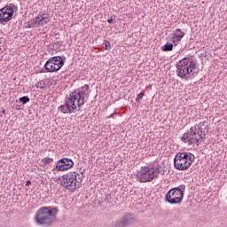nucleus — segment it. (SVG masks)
Listing matches in <instances>:
<instances>
[{
  "instance_id": "18",
  "label": "nucleus",
  "mask_w": 227,
  "mask_h": 227,
  "mask_svg": "<svg viewBox=\"0 0 227 227\" xmlns=\"http://www.w3.org/2000/svg\"><path fill=\"white\" fill-rule=\"evenodd\" d=\"M161 51H163V52H171V51H173V43H167L161 47Z\"/></svg>"
},
{
  "instance_id": "9",
  "label": "nucleus",
  "mask_w": 227,
  "mask_h": 227,
  "mask_svg": "<svg viewBox=\"0 0 227 227\" xmlns=\"http://www.w3.org/2000/svg\"><path fill=\"white\" fill-rule=\"evenodd\" d=\"M203 134V129L200 127L192 126L190 130L183 135L181 140L183 143H187L188 145H194L196 139H198V135Z\"/></svg>"
},
{
  "instance_id": "19",
  "label": "nucleus",
  "mask_w": 227,
  "mask_h": 227,
  "mask_svg": "<svg viewBox=\"0 0 227 227\" xmlns=\"http://www.w3.org/2000/svg\"><path fill=\"white\" fill-rule=\"evenodd\" d=\"M39 24H41V26L49 24V17L45 16V14L41 15V18L39 17Z\"/></svg>"
},
{
  "instance_id": "33",
  "label": "nucleus",
  "mask_w": 227,
  "mask_h": 227,
  "mask_svg": "<svg viewBox=\"0 0 227 227\" xmlns=\"http://www.w3.org/2000/svg\"><path fill=\"white\" fill-rule=\"evenodd\" d=\"M26 185H31V181L27 180V183H26Z\"/></svg>"
},
{
  "instance_id": "2",
  "label": "nucleus",
  "mask_w": 227,
  "mask_h": 227,
  "mask_svg": "<svg viewBox=\"0 0 227 227\" xmlns=\"http://www.w3.org/2000/svg\"><path fill=\"white\" fill-rule=\"evenodd\" d=\"M56 207H43L35 215L34 221L38 226H52L56 223Z\"/></svg>"
},
{
  "instance_id": "24",
  "label": "nucleus",
  "mask_w": 227,
  "mask_h": 227,
  "mask_svg": "<svg viewBox=\"0 0 227 227\" xmlns=\"http://www.w3.org/2000/svg\"><path fill=\"white\" fill-rule=\"evenodd\" d=\"M62 45H63V42L57 41L56 43L51 44V47H53V49H59Z\"/></svg>"
},
{
  "instance_id": "35",
  "label": "nucleus",
  "mask_w": 227,
  "mask_h": 227,
  "mask_svg": "<svg viewBox=\"0 0 227 227\" xmlns=\"http://www.w3.org/2000/svg\"><path fill=\"white\" fill-rule=\"evenodd\" d=\"M113 114H112L110 116L113 117Z\"/></svg>"
},
{
  "instance_id": "20",
  "label": "nucleus",
  "mask_w": 227,
  "mask_h": 227,
  "mask_svg": "<svg viewBox=\"0 0 227 227\" xmlns=\"http://www.w3.org/2000/svg\"><path fill=\"white\" fill-rule=\"evenodd\" d=\"M30 24L32 25V27H36L38 26H41L40 16H37L34 20H31Z\"/></svg>"
},
{
  "instance_id": "7",
  "label": "nucleus",
  "mask_w": 227,
  "mask_h": 227,
  "mask_svg": "<svg viewBox=\"0 0 227 227\" xmlns=\"http://www.w3.org/2000/svg\"><path fill=\"white\" fill-rule=\"evenodd\" d=\"M17 10H19V8L14 4H9L0 9V24L4 26V24L10 22V20L13 19V13H15Z\"/></svg>"
},
{
  "instance_id": "12",
  "label": "nucleus",
  "mask_w": 227,
  "mask_h": 227,
  "mask_svg": "<svg viewBox=\"0 0 227 227\" xmlns=\"http://www.w3.org/2000/svg\"><path fill=\"white\" fill-rule=\"evenodd\" d=\"M74 168V160L69 158H62L57 161L56 169L58 171H68Z\"/></svg>"
},
{
  "instance_id": "8",
  "label": "nucleus",
  "mask_w": 227,
  "mask_h": 227,
  "mask_svg": "<svg viewBox=\"0 0 227 227\" xmlns=\"http://www.w3.org/2000/svg\"><path fill=\"white\" fill-rule=\"evenodd\" d=\"M137 178L140 184H146V182H152L153 178H157L155 173V167H143L137 175Z\"/></svg>"
},
{
  "instance_id": "34",
  "label": "nucleus",
  "mask_w": 227,
  "mask_h": 227,
  "mask_svg": "<svg viewBox=\"0 0 227 227\" xmlns=\"http://www.w3.org/2000/svg\"><path fill=\"white\" fill-rule=\"evenodd\" d=\"M3 114H4V113H6V110H2Z\"/></svg>"
},
{
  "instance_id": "6",
  "label": "nucleus",
  "mask_w": 227,
  "mask_h": 227,
  "mask_svg": "<svg viewBox=\"0 0 227 227\" xmlns=\"http://www.w3.org/2000/svg\"><path fill=\"white\" fill-rule=\"evenodd\" d=\"M64 65L65 58L63 59L61 56H55L50 58L46 61L44 65V69L46 70V72L52 74L54 72H59V70H61Z\"/></svg>"
},
{
  "instance_id": "16",
  "label": "nucleus",
  "mask_w": 227,
  "mask_h": 227,
  "mask_svg": "<svg viewBox=\"0 0 227 227\" xmlns=\"http://www.w3.org/2000/svg\"><path fill=\"white\" fill-rule=\"evenodd\" d=\"M173 36L178 38V40H182L185 36V32L182 31L180 28H177L175 30Z\"/></svg>"
},
{
  "instance_id": "3",
  "label": "nucleus",
  "mask_w": 227,
  "mask_h": 227,
  "mask_svg": "<svg viewBox=\"0 0 227 227\" xmlns=\"http://www.w3.org/2000/svg\"><path fill=\"white\" fill-rule=\"evenodd\" d=\"M84 169L80 174L76 172H69L61 177H58V181L60 182V185L64 187V189H67L68 191H75L81 184H82V179L84 178Z\"/></svg>"
},
{
  "instance_id": "27",
  "label": "nucleus",
  "mask_w": 227,
  "mask_h": 227,
  "mask_svg": "<svg viewBox=\"0 0 227 227\" xmlns=\"http://www.w3.org/2000/svg\"><path fill=\"white\" fill-rule=\"evenodd\" d=\"M145 97V91L140 92L137 97L136 98V102H139L141 98Z\"/></svg>"
},
{
  "instance_id": "15",
  "label": "nucleus",
  "mask_w": 227,
  "mask_h": 227,
  "mask_svg": "<svg viewBox=\"0 0 227 227\" xmlns=\"http://www.w3.org/2000/svg\"><path fill=\"white\" fill-rule=\"evenodd\" d=\"M207 134H208V129H207L206 133L205 130H203V133H199L198 134V138H195V145L197 146H200L201 141H203V139H207Z\"/></svg>"
},
{
  "instance_id": "23",
  "label": "nucleus",
  "mask_w": 227,
  "mask_h": 227,
  "mask_svg": "<svg viewBox=\"0 0 227 227\" xmlns=\"http://www.w3.org/2000/svg\"><path fill=\"white\" fill-rule=\"evenodd\" d=\"M76 102H77L76 107H78V109L75 111H81V107L84 106V99H76Z\"/></svg>"
},
{
  "instance_id": "4",
  "label": "nucleus",
  "mask_w": 227,
  "mask_h": 227,
  "mask_svg": "<svg viewBox=\"0 0 227 227\" xmlns=\"http://www.w3.org/2000/svg\"><path fill=\"white\" fill-rule=\"evenodd\" d=\"M194 160V155L190 153H177L174 158V168L178 171H185L189 169L192 161Z\"/></svg>"
},
{
  "instance_id": "25",
  "label": "nucleus",
  "mask_w": 227,
  "mask_h": 227,
  "mask_svg": "<svg viewBox=\"0 0 227 227\" xmlns=\"http://www.w3.org/2000/svg\"><path fill=\"white\" fill-rule=\"evenodd\" d=\"M35 88H40L41 90H44L45 89V83L43 82V81L38 82L37 84H35Z\"/></svg>"
},
{
  "instance_id": "26",
  "label": "nucleus",
  "mask_w": 227,
  "mask_h": 227,
  "mask_svg": "<svg viewBox=\"0 0 227 227\" xmlns=\"http://www.w3.org/2000/svg\"><path fill=\"white\" fill-rule=\"evenodd\" d=\"M180 42H182V39H178V37L173 35L172 43H174L175 47H176V43H180Z\"/></svg>"
},
{
  "instance_id": "10",
  "label": "nucleus",
  "mask_w": 227,
  "mask_h": 227,
  "mask_svg": "<svg viewBox=\"0 0 227 227\" xmlns=\"http://www.w3.org/2000/svg\"><path fill=\"white\" fill-rule=\"evenodd\" d=\"M137 221L136 215L132 213H128L124 215L122 217H121L120 220H116L113 223V227H127V226H132L134 224V222Z\"/></svg>"
},
{
  "instance_id": "31",
  "label": "nucleus",
  "mask_w": 227,
  "mask_h": 227,
  "mask_svg": "<svg viewBox=\"0 0 227 227\" xmlns=\"http://www.w3.org/2000/svg\"><path fill=\"white\" fill-rule=\"evenodd\" d=\"M111 194H109V193H107L106 195V201H109V200H111Z\"/></svg>"
},
{
  "instance_id": "30",
  "label": "nucleus",
  "mask_w": 227,
  "mask_h": 227,
  "mask_svg": "<svg viewBox=\"0 0 227 227\" xmlns=\"http://www.w3.org/2000/svg\"><path fill=\"white\" fill-rule=\"evenodd\" d=\"M25 27L27 28V29H29V28H31V27H33V26L31 25V22H28V23H27V25H26Z\"/></svg>"
},
{
  "instance_id": "21",
  "label": "nucleus",
  "mask_w": 227,
  "mask_h": 227,
  "mask_svg": "<svg viewBox=\"0 0 227 227\" xmlns=\"http://www.w3.org/2000/svg\"><path fill=\"white\" fill-rule=\"evenodd\" d=\"M19 100H20V102H21V104H23V106L27 104V102L30 101L29 97H27V96H23V97L20 98Z\"/></svg>"
},
{
  "instance_id": "1",
  "label": "nucleus",
  "mask_w": 227,
  "mask_h": 227,
  "mask_svg": "<svg viewBox=\"0 0 227 227\" xmlns=\"http://www.w3.org/2000/svg\"><path fill=\"white\" fill-rule=\"evenodd\" d=\"M176 72L178 77L185 79V81H189V79L196 77L199 74L198 60L189 57L180 59L176 63Z\"/></svg>"
},
{
  "instance_id": "28",
  "label": "nucleus",
  "mask_w": 227,
  "mask_h": 227,
  "mask_svg": "<svg viewBox=\"0 0 227 227\" xmlns=\"http://www.w3.org/2000/svg\"><path fill=\"white\" fill-rule=\"evenodd\" d=\"M89 90H90V85L85 84L84 86H82L81 88L80 91H85V93H86V91H88Z\"/></svg>"
},
{
  "instance_id": "17",
  "label": "nucleus",
  "mask_w": 227,
  "mask_h": 227,
  "mask_svg": "<svg viewBox=\"0 0 227 227\" xmlns=\"http://www.w3.org/2000/svg\"><path fill=\"white\" fill-rule=\"evenodd\" d=\"M196 127L198 129V127H200V129H203L202 127H205V130H208V118H206L205 121H200L199 124L193 126Z\"/></svg>"
},
{
  "instance_id": "14",
  "label": "nucleus",
  "mask_w": 227,
  "mask_h": 227,
  "mask_svg": "<svg viewBox=\"0 0 227 227\" xmlns=\"http://www.w3.org/2000/svg\"><path fill=\"white\" fill-rule=\"evenodd\" d=\"M154 172L156 174V178L159 176V175H165L166 173V166L164 163H161L158 165V167H154Z\"/></svg>"
},
{
  "instance_id": "29",
  "label": "nucleus",
  "mask_w": 227,
  "mask_h": 227,
  "mask_svg": "<svg viewBox=\"0 0 227 227\" xmlns=\"http://www.w3.org/2000/svg\"><path fill=\"white\" fill-rule=\"evenodd\" d=\"M105 49L106 51H109V49H111V43L109 41H106Z\"/></svg>"
},
{
  "instance_id": "11",
  "label": "nucleus",
  "mask_w": 227,
  "mask_h": 227,
  "mask_svg": "<svg viewBox=\"0 0 227 227\" xmlns=\"http://www.w3.org/2000/svg\"><path fill=\"white\" fill-rule=\"evenodd\" d=\"M59 111L63 114H72L77 111V105L74 104L70 96H67L65 98V104L59 106Z\"/></svg>"
},
{
  "instance_id": "32",
  "label": "nucleus",
  "mask_w": 227,
  "mask_h": 227,
  "mask_svg": "<svg viewBox=\"0 0 227 227\" xmlns=\"http://www.w3.org/2000/svg\"><path fill=\"white\" fill-rule=\"evenodd\" d=\"M108 24H113V17L107 20Z\"/></svg>"
},
{
  "instance_id": "13",
  "label": "nucleus",
  "mask_w": 227,
  "mask_h": 227,
  "mask_svg": "<svg viewBox=\"0 0 227 227\" xmlns=\"http://www.w3.org/2000/svg\"><path fill=\"white\" fill-rule=\"evenodd\" d=\"M85 95H86V91L81 90V89H78L70 92L69 98H71L73 104H75L77 99L84 100V98H86Z\"/></svg>"
},
{
  "instance_id": "22",
  "label": "nucleus",
  "mask_w": 227,
  "mask_h": 227,
  "mask_svg": "<svg viewBox=\"0 0 227 227\" xmlns=\"http://www.w3.org/2000/svg\"><path fill=\"white\" fill-rule=\"evenodd\" d=\"M54 160L52 158H44L42 160L43 166H48V164H51Z\"/></svg>"
},
{
  "instance_id": "5",
  "label": "nucleus",
  "mask_w": 227,
  "mask_h": 227,
  "mask_svg": "<svg viewBox=\"0 0 227 227\" xmlns=\"http://www.w3.org/2000/svg\"><path fill=\"white\" fill-rule=\"evenodd\" d=\"M184 196H185V185L182 184L170 189L165 196V201L169 205H180L184 201Z\"/></svg>"
}]
</instances>
